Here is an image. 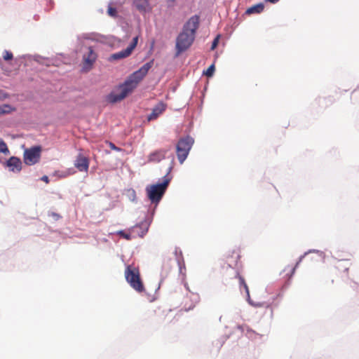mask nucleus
<instances>
[{
	"mask_svg": "<svg viewBox=\"0 0 359 359\" xmlns=\"http://www.w3.org/2000/svg\"><path fill=\"white\" fill-rule=\"evenodd\" d=\"M215 65L212 64L211 65L208 69L206 71H205L203 72V74L207 76L208 77H211L214 72H215Z\"/></svg>",
	"mask_w": 359,
	"mask_h": 359,
	"instance_id": "412c9836",
	"label": "nucleus"
},
{
	"mask_svg": "<svg viewBox=\"0 0 359 359\" xmlns=\"http://www.w3.org/2000/svg\"><path fill=\"white\" fill-rule=\"evenodd\" d=\"M149 226V223L147 221H143L133 226L129 229V231H131L133 237L138 236L142 238L147 233Z\"/></svg>",
	"mask_w": 359,
	"mask_h": 359,
	"instance_id": "9d476101",
	"label": "nucleus"
},
{
	"mask_svg": "<svg viewBox=\"0 0 359 359\" xmlns=\"http://www.w3.org/2000/svg\"><path fill=\"white\" fill-rule=\"evenodd\" d=\"M219 36L218 35L212 41V46H211V49L212 50H214L218 45V43H219Z\"/></svg>",
	"mask_w": 359,
	"mask_h": 359,
	"instance_id": "5701e85b",
	"label": "nucleus"
},
{
	"mask_svg": "<svg viewBox=\"0 0 359 359\" xmlns=\"http://www.w3.org/2000/svg\"><path fill=\"white\" fill-rule=\"evenodd\" d=\"M264 10V5L262 4L253 6L247 10L248 13H259Z\"/></svg>",
	"mask_w": 359,
	"mask_h": 359,
	"instance_id": "dca6fc26",
	"label": "nucleus"
},
{
	"mask_svg": "<svg viewBox=\"0 0 359 359\" xmlns=\"http://www.w3.org/2000/svg\"><path fill=\"white\" fill-rule=\"evenodd\" d=\"M353 287H358V285L356 283H353V285L352 286Z\"/></svg>",
	"mask_w": 359,
	"mask_h": 359,
	"instance_id": "7c9ffc66",
	"label": "nucleus"
},
{
	"mask_svg": "<svg viewBox=\"0 0 359 359\" xmlns=\"http://www.w3.org/2000/svg\"><path fill=\"white\" fill-rule=\"evenodd\" d=\"M301 259H302V258H300L299 261L297 262V264H295L294 266L291 268V269H290L291 270V276H292L294 273L297 267L298 266L299 262H301Z\"/></svg>",
	"mask_w": 359,
	"mask_h": 359,
	"instance_id": "bb28decb",
	"label": "nucleus"
},
{
	"mask_svg": "<svg viewBox=\"0 0 359 359\" xmlns=\"http://www.w3.org/2000/svg\"><path fill=\"white\" fill-rule=\"evenodd\" d=\"M109 147L113 149V150H115V151H121V149L117 147L114 144H113L112 142H109Z\"/></svg>",
	"mask_w": 359,
	"mask_h": 359,
	"instance_id": "cd10ccee",
	"label": "nucleus"
},
{
	"mask_svg": "<svg viewBox=\"0 0 359 359\" xmlns=\"http://www.w3.org/2000/svg\"><path fill=\"white\" fill-rule=\"evenodd\" d=\"M125 277L130 287L136 292L141 293L145 290L138 268L128 265L125 270Z\"/></svg>",
	"mask_w": 359,
	"mask_h": 359,
	"instance_id": "7ed1b4c3",
	"label": "nucleus"
},
{
	"mask_svg": "<svg viewBox=\"0 0 359 359\" xmlns=\"http://www.w3.org/2000/svg\"><path fill=\"white\" fill-rule=\"evenodd\" d=\"M247 334L248 335L249 337L252 338L254 335H257V334L255 333V332L252 330L251 329L248 328Z\"/></svg>",
	"mask_w": 359,
	"mask_h": 359,
	"instance_id": "a878e982",
	"label": "nucleus"
},
{
	"mask_svg": "<svg viewBox=\"0 0 359 359\" xmlns=\"http://www.w3.org/2000/svg\"><path fill=\"white\" fill-rule=\"evenodd\" d=\"M41 147L35 146L29 149H26L24 151V163L28 165H32L37 163L41 158Z\"/></svg>",
	"mask_w": 359,
	"mask_h": 359,
	"instance_id": "423d86ee",
	"label": "nucleus"
},
{
	"mask_svg": "<svg viewBox=\"0 0 359 359\" xmlns=\"http://www.w3.org/2000/svg\"><path fill=\"white\" fill-rule=\"evenodd\" d=\"M74 166L80 172H88L89 168V160L83 154H79L74 161Z\"/></svg>",
	"mask_w": 359,
	"mask_h": 359,
	"instance_id": "9b49d317",
	"label": "nucleus"
},
{
	"mask_svg": "<svg viewBox=\"0 0 359 359\" xmlns=\"http://www.w3.org/2000/svg\"><path fill=\"white\" fill-rule=\"evenodd\" d=\"M8 97V95L4 91L0 90V101L4 100L5 99Z\"/></svg>",
	"mask_w": 359,
	"mask_h": 359,
	"instance_id": "393cba45",
	"label": "nucleus"
},
{
	"mask_svg": "<svg viewBox=\"0 0 359 359\" xmlns=\"http://www.w3.org/2000/svg\"><path fill=\"white\" fill-rule=\"evenodd\" d=\"M137 41H138V36L134 37L133 39V41L129 45V46L127 47V48H126L125 50H123L121 51H119L118 53L112 54L111 55L110 58L111 60H120V59H123V58H126V57H128L129 55H131L133 50L136 47V46L137 44Z\"/></svg>",
	"mask_w": 359,
	"mask_h": 359,
	"instance_id": "1a4fd4ad",
	"label": "nucleus"
},
{
	"mask_svg": "<svg viewBox=\"0 0 359 359\" xmlns=\"http://www.w3.org/2000/svg\"><path fill=\"white\" fill-rule=\"evenodd\" d=\"M170 179H165L161 184H156L147 187L146 189L147 196L153 203H158L164 195L170 182Z\"/></svg>",
	"mask_w": 359,
	"mask_h": 359,
	"instance_id": "20e7f679",
	"label": "nucleus"
},
{
	"mask_svg": "<svg viewBox=\"0 0 359 359\" xmlns=\"http://www.w3.org/2000/svg\"><path fill=\"white\" fill-rule=\"evenodd\" d=\"M267 2H270L271 4H276L277 3L279 0H265Z\"/></svg>",
	"mask_w": 359,
	"mask_h": 359,
	"instance_id": "c756f323",
	"label": "nucleus"
},
{
	"mask_svg": "<svg viewBox=\"0 0 359 359\" xmlns=\"http://www.w3.org/2000/svg\"><path fill=\"white\" fill-rule=\"evenodd\" d=\"M108 13L109 15L114 17L116 15V9L112 7L108 8Z\"/></svg>",
	"mask_w": 359,
	"mask_h": 359,
	"instance_id": "b1692460",
	"label": "nucleus"
},
{
	"mask_svg": "<svg viewBox=\"0 0 359 359\" xmlns=\"http://www.w3.org/2000/svg\"><path fill=\"white\" fill-rule=\"evenodd\" d=\"M236 277L238 278L240 285L243 287L248 297L250 298L249 288L245 281V279L242 276H239L238 272L236 273Z\"/></svg>",
	"mask_w": 359,
	"mask_h": 359,
	"instance_id": "f3484780",
	"label": "nucleus"
},
{
	"mask_svg": "<svg viewBox=\"0 0 359 359\" xmlns=\"http://www.w3.org/2000/svg\"><path fill=\"white\" fill-rule=\"evenodd\" d=\"M3 58L6 61L11 60L13 58V55L8 50H4L3 53Z\"/></svg>",
	"mask_w": 359,
	"mask_h": 359,
	"instance_id": "4be33fe9",
	"label": "nucleus"
},
{
	"mask_svg": "<svg viewBox=\"0 0 359 359\" xmlns=\"http://www.w3.org/2000/svg\"><path fill=\"white\" fill-rule=\"evenodd\" d=\"M167 151L165 149H159L151 153L148 156V161L151 163H158L164 159Z\"/></svg>",
	"mask_w": 359,
	"mask_h": 359,
	"instance_id": "4468645a",
	"label": "nucleus"
},
{
	"mask_svg": "<svg viewBox=\"0 0 359 359\" xmlns=\"http://www.w3.org/2000/svg\"><path fill=\"white\" fill-rule=\"evenodd\" d=\"M97 55L92 47L88 48L87 53L83 55V71L87 72L92 68L97 60Z\"/></svg>",
	"mask_w": 359,
	"mask_h": 359,
	"instance_id": "6e6552de",
	"label": "nucleus"
},
{
	"mask_svg": "<svg viewBox=\"0 0 359 359\" xmlns=\"http://www.w3.org/2000/svg\"><path fill=\"white\" fill-rule=\"evenodd\" d=\"M117 234L128 241L131 240L133 238H134L133 235L131 233V231H130V233H126L124 231L121 230L117 232Z\"/></svg>",
	"mask_w": 359,
	"mask_h": 359,
	"instance_id": "aec40b11",
	"label": "nucleus"
},
{
	"mask_svg": "<svg viewBox=\"0 0 359 359\" xmlns=\"http://www.w3.org/2000/svg\"><path fill=\"white\" fill-rule=\"evenodd\" d=\"M199 26V17L196 15L191 17L184 24L182 31L176 39L177 54L187 50L195 39L196 32Z\"/></svg>",
	"mask_w": 359,
	"mask_h": 359,
	"instance_id": "f03ea898",
	"label": "nucleus"
},
{
	"mask_svg": "<svg viewBox=\"0 0 359 359\" xmlns=\"http://www.w3.org/2000/svg\"><path fill=\"white\" fill-rule=\"evenodd\" d=\"M194 143V140L189 135L179 140L176 145V154L178 161L181 164H182L187 158Z\"/></svg>",
	"mask_w": 359,
	"mask_h": 359,
	"instance_id": "39448f33",
	"label": "nucleus"
},
{
	"mask_svg": "<svg viewBox=\"0 0 359 359\" xmlns=\"http://www.w3.org/2000/svg\"><path fill=\"white\" fill-rule=\"evenodd\" d=\"M241 250L239 248L229 249L224 256V262L230 268L238 266L241 259Z\"/></svg>",
	"mask_w": 359,
	"mask_h": 359,
	"instance_id": "0eeeda50",
	"label": "nucleus"
},
{
	"mask_svg": "<svg viewBox=\"0 0 359 359\" xmlns=\"http://www.w3.org/2000/svg\"><path fill=\"white\" fill-rule=\"evenodd\" d=\"M41 180L45 182L46 183H48L49 182V179H48V177L46 176V175H44L41 177Z\"/></svg>",
	"mask_w": 359,
	"mask_h": 359,
	"instance_id": "c85d7f7f",
	"label": "nucleus"
},
{
	"mask_svg": "<svg viewBox=\"0 0 359 359\" xmlns=\"http://www.w3.org/2000/svg\"><path fill=\"white\" fill-rule=\"evenodd\" d=\"M14 110L15 109L9 104L0 105V115L9 114Z\"/></svg>",
	"mask_w": 359,
	"mask_h": 359,
	"instance_id": "a211bd4d",
	"label": "nucleus"
},
{
	"mask_svg": "<svg viewBox=\"0 0 359 359\" xmlns=\"http://www.w3.org/2000/svg\"><path fill=\"white\" fill-rule=\"evenodd\" d=\"M153 62H149L142 66L138 70L133 72L127 80L118 86L119 93H111L108 96L109 102L115 103L123 100L136 87L138 83L144 78L149 70L152 67Z\"/></svg>",
	"mask_w": 359,
	"mask_h": 359,
	"instance_id": "f257e3e1",
	"label": "nucleus"
},
{
	"mask_svg": "<svg viewBox=\"0 0 359 359\" xmlns=\"http://www.w3.org/2000/svg\"><path fill=\"white\" fill-rule=\"evenodd\" d=\"M166 108V105L163 102L158 103L152 109L151 113L148 116L147 119L149 121L156 119L160 114H161Z\"/></svg>",
	"mask_w": 359,
	"mask_h": 359,
	"instance_id": "ddd939ff",
	"label": "nucleus"
},
{
	"mask_svg": "<svg viewBox=\"0 0 359 359\" xmlns=\"http://www.w3.org/2000/svg\"><path fill=\"white\" fill-rule=\"evenodd\" d=\"M6 166L12 172H20L22 169V162L19 158L12 156L6 161Z\"/></svg>",
	"mask_w": 359,
	"mask_h": 359,
	"instance_id": "f8f14e48",
	"label": "nucleus"
},
{
	"mask_svg": "<svg viewBox=\"0 0 359 359\" xmlns=\"http://www.w3.org/2000/svg\"><path fill=\"white\" fill-rule=\"evenodd\" d=\"M133 4L140 13H146L148 11V0H134Z\"/></svg>",
	"mask_w": 359,
	"mask_h": 359,
	"instance_id": "2eb2a0df",
	"label": "nucleus"
},
{
	"mask_svg": "<svg viewBox=\"0 0 359 359\" xmlns=\"http://www.w3.org/2000/svg\"><path fill=\"white\" fill-rule=\"evenodd\" d=\"M2 153L5 155H8L10 154V151L8 148L6 143L0 138V154Z\"/></svg>",
	"mask_w": 359,
	"mask_h": 359,
	"instance_id": "6ab92c4d",
	"label": "nucleus"
}]
</instances>
